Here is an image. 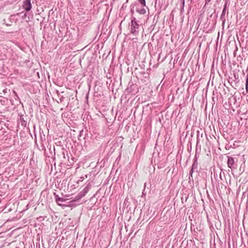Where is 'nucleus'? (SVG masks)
I'll list each match as a JSON object with an SVG mask.
<instances>
[{"mask_svg": "<svg viewBox=\"0 0 248 248\" xmlns=\"http://www.w3.org/2000/svg\"><path fill=\"white\" fill-rule=\"evenodd\" d=\"M41 217H39V218H40V219H42V218H41Z\"/></svg>", "mask_w": 248, "mask_h": 248, "instance_id": "nucleus-34", "label": "nucleus"}, {"mask_svg": "<svg viewBox=\"0 0 248 248\" xmlns=\"http://www.w3.org/2000/svg\"><path fill=\"white\" fill-rule=\"evenodd\" d=\"M224 7L223 9H225V10H227L228 6L230 4V1L229 0H224Z\"/></svg>", "mask_w": 248, "mask_h": 248, "instance_id": "nucleus-16", "label": "nucleus"}, {"mask_svg": "<svg viewBox=\"0 0 248 248\" xmlns=\"http://www.w3.org/2000/svg\"><path fill=\"white\" fill-rule=\"evenodd\" d=\"M221 177H222L221 174V173H220V178L221 179H222Z\"/></svg>", "mask_w": 248, "mask_h": 248, "instance_id": "nucleus-30", "label": "nucleus"}, {"mask_svg": "<svg viewBox=\"0 0 248 248\" xmlns=\"http://www.w3.org/2000/svg\"><path fill=\"white\" fill-rule=\"evenodd\" d=\"M81 132H82V131H80V133L79 136H81Z\"/></svg>", "mask_w": 248, "mask_h": 248, "instance_id": "nucleus-32", "label": "nucleus"}, {"mask_svg": "<svg viewBox=\"0 0 248 248\" xmlns=\"http://www.w3.org/2000/svg\"><path fill=\"white\" fill-rule=\"evenodd\" d=\"M40 138H41V140L43 141V140H46V139H45V135L44 134H43V135L42 136V134H41V131H40Z\"/></svg>", "mask_w": 248, "mask_h": 248, "instance_id": "nucleus-20", "label": "nucleus"}, {"mask_svg": "<svg viewBox=\"0 0 248 248\" xmlns=\"http://www.w3.org/2000/svg\"><path fill=\"white\" fill-rule=\"evenodd\" d=\"M22 7L26 12L30 11L32 8L31 0H25L23 2Z\"/></svg>", "mask_w": 248, "mask_h": 248, "instance_id": "nucleus-4", "label": "nucleus"}, {"mask_svg": "<svg viewBox=\"0 0 248 248\" xmlns=\"http://www.w3.org/2000/svg\"><path fill=\"white\" fill-rule=\"evenodd\" d=\"M130 33L133 35H137L139 34V29L140 25L138 23V21L134 17H132L131 23L129 25Z\"/></svg>", "mask_w": 248, "mask_h": 248, "instance_id": "nucleus-1", "label": "nucleus"}, {"mask_svg": "<svg viewBox=\"0 0 248 248\" xmlns=\"http://www.w3.org/2000/svg\"><path fill=\"white\" fill-rule=\"evenodd\" d=\"M19 120L21 122V125L23 127H26L27 125V122L24 120L23 116H21Z\"/></svg>", "mask_w": 248, "mask_h": 248, "instance_id": "nucleus-10", "label": "nucleus"}, {"mask_svg": "<svg viewBox=\"0 0 248 248\" xmlns=\"http://www.w3.org/2000/svg\"><path fill=\"white\" fill-rule=\"evenodd\" d=\"M184 6H185V0H182V6L181 9V11H182V10H184Z\"/></svg>", "mask_w": 248, "mask_h": 248, "instance_id": "nucleus-22", "label": "nucleus"}, {"mask_svg": "<svg viewBox=\"0 0 248 248\" xmlns=\"http://www.w3.org/2000/svg\"><path fill=\"white\" fill-rule=\"evenodd\" d=\"M91 186L92 185L91 183L88 184L83 189L78 193L80 196H81L82 198L84 197L85 195L89 192L91 187Z\"/></svg>", "mask_w": 248, "mask_h": 248, "instance_id": "nucleus-5", "label": "nucleus"}, {"mask_svg": "<svg viewBox=\"0 0 248 248\" xmlns=\"http://www.w3.org/2000/svg\"><path fill=\"white\" fill-rule=\"evenodd\" d=\"M147 183H145L144 184V188H145H145H146V187H147Z\"/></svg>", "mask_w": 248, "mask_h": 248, "instance_id": "nucleus-29", "label": "nucleus"}, {"mask_svg": "<svg viewBox=\"0 0 248 248\" xmlns=\"http://www.w3.org/2000/svg\"><path fill=\"white\" fill-rule=\"evenodd\" d=\"M80 180H79L78 181V183H79V181L82 182V181L83 180V179H84V177H80Z\"/></svg>", "mask_w": 248, "mask_h": 248, "instance_id": "nucleus-26", "label": "nucleus"}, {"mask_svg": "<svg viewBox=\"0 0 248 248\" xmlns=\"http://www.w3.org/2000/svg\"><path fill=\"white\" fill-rule=\"evenodd\" d=\"M227 165L228 168L232 169L235 165H236L237 159L230 156H227Z\"/></svg>", "mask_w": 248, "mask_h": 248, "instance_id": "nucleus-3", "label": "nucleus"}, {"mask_svg": "<svg viewBox=\"0 0 248 248\" xmlns=\"http://www.w3.org/2000/svg\"><path fill=\"white\" fill-rule=\"evenodd\" d=\"M7 20V23H10V22H9V21L8 20V19H7V20Z\"/></svg>", "mask_w": 248, "mask_h": 248, "instance_id": "nucleus-33", "label": "nucleus"}, {"mask_svg": "<svg viewBox=\"0 0 248 248\" xmlns=\"http://www.w3.org/2000/svg\"><path fill=\"white\" fill-rule=\"evenodd\" d=\"M139 6V4L138 3H135L131 5V13L132 14L134 13V7H137Z\"/></svg>", "mask_w": 248, "mask_h": 248, "instance_id": "nucleus-15", "label": "nucleus"}, {"mask_svg": "<svg viewBox=\"0 0 248 248\" xmlns=\"http://www.w3.org/2000/svg\"><path fill=\"white\" fill-rule=\"evenodd\" d=\"M56 93H57V94L58 96L61 95H60V92L58 91H56Z\"/></svg>", "mask_w": 248, "mask_h": 248, "instance_id": "nucleus-28", "label": "nucleus"}, {"mask_svg": "<svg viewBox=\"0 0 248 248\" xmlns=\"http://www.w3.org/2000/svg\"><path fill=\"white\" fill-rule=\"evenodd\" d=\"M226 12V10H225V9H223L222 14L220 17V19L221 21H222L223 23H224L225 21V19L224 18V16L225 15Z\"/></svg>", "mask_w": 248, "mask_h": 248, "instance_id": "nucleus-11", "label": "nucleus"}, {"mask_svg": "<svg viewBox=\"0 0 248 248\" xmlns=\"http://www.w3.org/2000/svg\"><path fill=\"white\" fill-rule=\"evenodd\" d=\"M146 192H145V188L143 189V191H142V197H143V196H145L146 195Z\"/></svg>", "mask_w": 248, "mask_h": 248, "instance_id": "nucleus-23", "label": "nucleus"}, {"mask_svg": "<svg viewBox=\"0 0 248 248\" xmlns=\"http://www.w3.org/2000/svg\"><path fill=\"white\" fill-rule=\"evenodd\" d=\"M138 1L142 6H146V1H145V0H138Z\"/></svg>", "mask_w": 248, "mask_h": 248, "instance_id": "nucleus-17", "label": "nucleus"}, {"mask_svg": "<svg viewBox=\"0 0 248 248\" xmlns=\"http://www.w3.org/2000/svg\"><path fill=\"white\" fill-rule=\"evenodd\" d=\"M81 198L82 197L78 194L73 200L69 202V206H73L75 202H78Z\"/></svg>", "mask_w": 248, "mask_h": 248, "instance_id": "nucleus-7", "label": "nucleus"}, {"mask_svg": "<svg viewBox=\"0 0 248 248\" xmlns=\"http://www.w3.org/2000/svg\"><path fill=\"white\" fill-rule=\"evenodd\" d=\"M198 168V161H197V155L195 154L194 159H193V163L192 165L191 169L196 170Z\"/></svg>", "mask_w": 248, "mask_h": 248, "instance_id": "nucleus-8", "label": "nucleus"}, {"mask_svg": "<svg viewBox=\"0 0 248 248\" xmlns=\"http://www.w3.org/2000/svg\"><path fill=\"white\" fill-rule=\"evenodd\" d=\"M27 16V13H24L22 16V19H24Z\"/></svg>", "mask_w": 248, "mask_h": 248, "instance_id": "nucleus-24", "label": "nucleus"}, {"mask_svg": "<svg viewBox=\"0 0 248 248\" xmlns=\"http://www.w3.org/2000/svg\"><path fill=\"white\" fill-rule=\"evenodd\" d=\"M234 78H235V79H238V75L236 76V75H234Z\"/></svg>", "mask_w": 248, "mask_h": 248, "instance_id": "nucleus-27", "label": "nucleus"}, {"mask_svg": "<svg viewBox=\"0 0 248 248\" xmlns=\"http://www.w3.org/2000/svg\"><path fill=\"white\" fill-rule=\"evenodd\" d=\"M54 195L55 196V199L57 204L60 206H66V205L62 204L59 202V201H66V199L60 197L58 195L56 194V193H54Z\"/></svg>", "mask_w": 248, "mask_h": 248, "instance_id": "nucleus-6", "label": "nucleus"}, {"mask_svg": "<svg viewBox=\"0 0 248 248\" xmlns=\"http://www.w3.org/2000/svg\"><path fill=\"white\" fill-rule=\"evenodd\" d=\"M41 217H39V218H40V219H42V218H41Z\"/></svg>", "mask_w": 248, "mask_h": 248, "instance_id": "nucleus-35", "label": "nucleus"}, {"mask_svg": "<svg viewBox=\"0 0 248 248\" xmlns=\"http://www.w3.org/2000/svg\"><path fill=\"white\" fill-rule=\"evenodd\" d=\"M128 202H128V198H125V199L124 200V205L125 206H128V205L127 204V203Z\"/></svg>", "mask_w": 248, "mask_h": 248, "instance_id": "nucleus-21", "label": "nucleus"}, {"mask_svg": "<svg viewBox=\"0 0 248 248\" xmlns=\"http://www.w3.org/2000/svg\"><path fill=\"white\" fill-rule=\"evenodd\" d=\"M202 138V133L200 134L199 131H197V144L200 142L201 139Z\"/></svg>", "mask_w": 248, "mask_h": 248, "instance_id": "nucleus-12", "label": "nucleus"}, {"mask_svg": "<svg viewBox=\"0 0 248 248\" xmlns=\"http://www.w3.org/2000/svg\"><path fill=\"white\" fill-rule=\"evenodd\" d=\"M22 14V13H18L16 14L11 15L9 18H8V20L10 23H7L6 19H4L3 20V24H5L7 27L11 26L13 22L17 23L19 19L18 18V16Z\"/></svg>", "mask_w": 248, "mask_h": 248, "instance_id": "nucleus-2", "label": "nucleus"}, {"mask_svg": "<svg viewBox=\"0 0 248 248\" xmlns=\"http://www.w3.org/2000/svg\"><path fill=\"white\" fill-rule=\"evenodd\" d=\"M135 10L137 12L139 13L140 14H141V15H144L146 13V10L143 7L140 9L139 8V6H138L136 8Z\"/></svg>", "mask_w": 248, "mask_h": 248, "instance_id": "nucleus-9", "label": "nucleus"}, {"mask_svg": "<svg viewBox=\"0 0 248 248\" xmlns=\"http://www.w3.org/2000/svg\"><path fill=\"white\" fill-rule=\"evenodd\" d=\"M194 169H192L191 168V170L189 171V179L190 180L191 178H192V174L194 172Z\"/></svg>", "mask_w": 248, "mask_h": 248, "instance_id": "nucleus-18", "label": "nucleus"}, {"mask_svg": "<svg viewBox=\"0 0 248 248\" xmlns=\"http://www.w3.org/2000/svg\"><path fill=\"white\" fill-rule=\"evenodd\" d=\"M64 201H59V202L61 203V202H64Z\"/></svg>", "mask_w": 248, "mask_h": 248, "instance_id": "nucleus-31", "label": "nucleus"}, {"mask_svg": "<svg viewBox=\"0 0 248 248\" xmlns=\"http://www.w3.org/2000/svg\"><path fill=\"white\" fill-rule=\"evenodd\" d=\"M211 0H205V4H208L211 1Z\"/></svg>", "mask_w": 248, "mask_h": 248, "instance_id": "nucleus-25", "label": "nucleus"}, {"mask_svg": "<svg viewBox=\"0 0 248 248\" xmlns=\"http://www.w3.org/2000/svg\"><path fill=\"white\" fill-rule=\"evenodd\" d=\"M136 85H132L129 87L127 89V91L128 93H132L133 92V90L134 88L136 87Z\"/></svg>", "mask_w": 248, "mask_h": 248, "instance_id": "nucleus-14", "label": "nucleus"}, {"mask_svg": "<svg viewBox=\"0 0 248 248\" xmlns=\"http://www.w3.org/2000/svg\"><path fill=\"white\" fill-rule=\"evenodd\" d=\"M13 93L15 95V100H16L17 101H18L20 104H21V100L20 99L19 97L17 95V93L16 91H13Z\"/></svg>", "mask_w": 248, "mask_h": 248, "instance_id": "nucleus-13", "label": "nucleus"}, {"mask_svg": "<svg viewBox=\"0 0 248 248\" xmlns=\"http://www.w3.org/2000/svg\"><path fill=\"white\" fill-rule=\"evenodd\" d=\"M59 97L60 98H59V101H58L57 102L58 103H62L63 102V99H64V97L63 96H62V95H60V96H59Z\"/></svg>", "mask_w": 248, "mask_h": 248, "instance_id": "nucleus-19", "label": "nucleus"}, {"mask_svg": "<svg viewBox=\"0 0 248 248\" xmlns=\"http://www.w3.org/2000/svg\"><path fill=\"white\" fill-rule=\"evenodd\" d=\"M155 3H156V0H155Z\"/></svg>", "mask_w": 248, "mask_h": 248, "instance_id": "nucleus-36", "label": "nucleus"}]
</instances>
